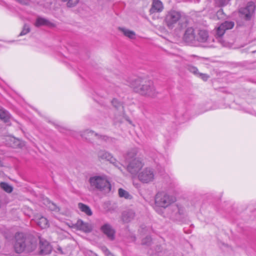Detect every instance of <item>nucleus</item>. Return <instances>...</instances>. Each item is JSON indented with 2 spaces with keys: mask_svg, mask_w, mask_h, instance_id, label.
Here are the masks:
<instances>
[{
  "mask_svg": "<svg viewBox=\"0 0 256 256\" xmlns=\"http://www.w3.org/2000/svg\"><path fill=\"white\" fill-rule=\"evenodd\" d=\"M130 86L136 92L145 96L154 98L158 94L152 82L144 78H132Z\"/></svg>",
  "mask_w": 256,
  "mask_h": 256,
  "instance_id": "obj_1",
  "label": "nucleus"
},
{
  "mask_svg": "<svg viewBox=\"0 0 256 256\" xmlns=\"http://www.w3.org/2000/svg\"><path fill=\"white\" fill-rule=\"evenodd\" d=\"M14 248L16 252L20 254L24 252H30L36 248L37 242L32 236H26L23 233H16Z\"/></svg>",
  "mask_w": 256,
  "mask_h": 256,
  "instance_id": "obj_2",
  "label": "nucleus"
},
{
  "mask_svg": "<svg viewBox=\"0 0 256 256\" xmlns=\"http://www.w3.org/2000/svg\"><path fill=\"white\" fill-rule=\"evenodd\" d=\"M90 186L94 189L108 192L111 190V185L108 180L104 177L94 176L90 178Z\"/></svg>",
  "mask_w": 256,
  "mask_h": 256,
  "instance_id": "obj_3",
  "label": "nucleus"
},
{
  "mask_svg": "<svg viewBox=\"0 0 256 256\" xmlns=\"http://www.w3.org/2000/svg\"><path fill=\"white\" fill-rule=\"evenodd\" d=\"M176 201V198L164 192H158L155 196L156 204L164 208H168Z\"/></svg>",
  "mask_w": 256,
  "mask_h": 256,
  "instance_id": "obj_4",
  "label": "nucleus"
},
{
  "mask_svg": "<svg viewBox=\"0 0 256 256\" xmlns=\"http://www.w3.org/2000/svg\"><path fill=\"white\" fill-rule=\"evenodd\" d=\"M234 22L232 21L226 20L222 23L216 30V39L223 46H226L228 43L221 38L225 33L226 30H230L234 28Z\"/></svg>",
  "mask_w": 256,
  "mask_h": 256,
  "instance_id": "obj_5",
  "label": "nucleus"
},
{
  "mask_svg": "<svg viewBox=\"0 0 256 256\" xmlns=\"http://www.w3.org/2000/svg\"><path fill=\"white\" fill-rule=\"evenodd\" d=\"M182 18L180 12L170 10L166 12L164 18V22L169 29H172Z\"/></svg>",
  "mask_w": 256,
  "mask_h": 256,
  "instance_id": "obj_6",
  "label": "nucleus"
},
{
  "mask_svg": "<svg viewBox=\"0 0 256 256\" xmlns=\"http://www.w3.org/2000/svg\"><path fill=\"white\" fill-rule=\"evenodd\" d=\"M168 214L170 218L174 220H180L184 214V207L177 204H172L168 208Z\"/></svg>",
  "mask_w": 256,
  "mask_h": 256,
  "instance_id": "obj_7",
  "label": "nucleus"
},
{
  "mask_svg": "<svg viewBox=\"0 0 256 256\" xmlns=\"http://www.w3.org/2000/svg\"><path fill=\"white\" fill-rule=\"evenodd\" d=\"M97 156L100 161H108L120 170L122 164L115 158L112 154L104 150H100L97 152Z\"/></svg>",
  "mask_w": 256,
  "mask_h": 256,
  "instance_id": "obj_8",
  "label": "nucleus"
},
{
  "mask_svg": "<svg viewBox=\"0 0 256 256\" xmlns=\"http://www.w3.org/2000/svg\"><path fill=\"white\" fill-rule=\"evenodd\" d=\"M155 173L154 169L146 168L143 169L138 174V179L144 184L152 182L154 179Z\"/></svg>",
  "mask_w": 256,
  "mask_h": 256,
  "instance_id": "obj_9",
  "label": "nucleus"
},
{
  "mask_svg": "<svg viewBox=\"0 0 256 256\" xmlns=\"http://www.w3.org/2000/svg\"><path fill=\"white\" fill-rule=\"evenodd\" d=\"M254 10V3L252 2H249L246 7L241 8L239 10L240 16L246 20H249L253 16Z\"/></svg>",
  "mask_w": 256,
  "mask_h": 256,
  "instance_id": "obj_10",
  "label": "nucleus"
},
{
  "mask_svg": "<svg viewBox=\"0 0 256 256\" xmlns=\"http://www.w3.org/2000/svg\"><path fill=\"white\" fill-rule=\"evenodd\" d=\"M144 164L139 158H135L128 162L127 166L128 170L132 174H136L142 168Z\"/></svg>",
  "mask_w": 256,
  "mask_h": 256,
  "instance_id": "obj_11",
  "label": "nucleus"
},
{
  "mask_svg": "<svg viewBox=\"0 0 256 256\" xmlns=\"http://www.w3.org/2000/svg\"><path fill=\"white\" fill-rule=\"evenodd\" d=\"M100 230L110 240L113 241L115 240L116 232L110 224L106 223L103 224Z\"/></svg>",
  "mask_w": 256,
  "mask_h": 256,
  "instance_id": "obj_12",
  "label": "nucleus"
},
{
  "mask_svg": "<svg viewBox=\"0 0 256 256\" xmlns=\"http://www.w3.org/2000/svg\"><path fill=\"white\" fill-rule=\"evenodd\" d=\"M184 40L188 44H193L196 42V31L192 27L186 29L183 36Z\"/></svg>",
  "mask_w": 256,
  "mask_h": 256,
  "instance_id": "obj_13",
  "label": "nucleus"
},
{
  "mask_svg": "<svg viewBox=\"0 0 256 256\" xmlns=\"http://www.w3.org/2000/svg\"><path fill=\"white\" fill-rule=\"evenodd\" d=\"M82 138H84L86 141L92 142L94 140V137H96L98 139L103 138L104 137L98 134V133L95 132L93 130H86L80 134Z\"/></svg>",
  "mask_w": 256,
  "mask_h": 256,
  "instance_id": "obj_14",
  "label": "nucleus"
},
{
  "mask_svg": "<svg viewBox=\"0 0 256 256\" xmlns=\"http://www.w3.org/2000/svg\"><path fill=\"white\" fill-rule=\"evenodd\" d=\"M164 10V6L160 0H153L151 8L150 10V14L156 12H160Z\"/></svg>",
  "mask_w": 256,
  "mask_h": 256,
  "instance_id": "obj_15",
  "label": "nucleus"
},
{
  "mask_svg": "<svg viewBox=\"0 0 256 256\" xmlns=\"http://www.w3.org/2000/svg\"><path fill=\"white\" fill-rule=\"evenodd\" d=\"M208 38V31L204 30H198L196 32V41L204 42Z\"/></svg>",
  "mask_w": 256,
  "mask_h": 256,
  "instance_id": "obj_16",
  "label": "nucleus"
},
{
  "mask_svg": "<svg viewBox=\"0 0 256 256\" xmlns=\"http://www.w3.org/2000/svg\"><path fill=\"white\" fill-rule=\"evenodd\" d=\"M135 217V212L134 210H128L124 211L122 216V220L124 222H128L132 220Z\"/></svg>",
  "mask_w": 256,
  "mask_h": 256,
  "instance_id": "obj_17",
  "label": "nucleus"
},
{
  "mask_svg": "<svg viewBox=\"0 0 256 256\" xmlns=\"http://www.w3.org/2000/svg\"><path fill=\"white\" fill-rule=\"evenodd\" d=\"M76 227L80 230L86 232H90L92 230V226L88 223L84 222L82 220H78L76 223Z\"/></svg>",
  "mask_w": 256,
  "mask_h": 256,
  "instance_id": "obj_18",
  "label": "nucleus"
},
{
  "mask_svg": "<svg viewBox=\"0 0 256 256\" xmlns=\"http://www.w3.org/2000/svg\"><path fill=\"white\" fill-rule=\"evenodd\" d=\"M40 252L42 254H46L51 252L52 247L46 241L42 242L40 241Z\"/></svg>",
  "mask_w": 256,
  "mask_h": 256,
  "instance_id": "obj_19",
  "label": "nucleus"
},
{
  "mask_svg": "<svg viewBox=\"0 0 256 256\" xmlns=\"http://www.w3.org/2000/svg\"><path fill=\"white\" fill-rule=\"evenodd\" d=\"M34 220L38 225L42 228H46L48 226V220L42 216H36Z\"/></svg>",
  "mask_w": 256,
  "mask_h": 256,
  "instance_id": "obj_20",
  "label": "nucleus"
},
{
  "mask_svg": "<svg viewBox=\"0 0 256 256\" xmlns=\"http://www.w3.org/2000/svg\"><path fill=\"white\" fill-rule=\"evenodd\" d=\"M118 29L120 31L122 32L126 36H127L130 39H134L135 38L136 34L134 31L121 27H119Z\"/></svg>",
  "mask_w": 256,
  "mask_h": 256,
  "instance_id": "obj_21",
  "label": "nucleus"
},
{
  "mask_svg": "<svg viewBox=\"0 0 256 256\" xmlns=\"http://www.w3.org/2000/svg\"><path fill=\"white\" fill-rule=\"evenodd\" d=\"M138 150L136 148H133L130 150L126 154L125 156L126 160L128 162H130V161L136 158L135 156H136Z\"/></svg>",
  "mask_w": 256,
  "mask_h": 256,
  "instance_id": "obj_22",
  "label": "nucleus"
},
{
  "mask_svg": "<svg viewBox=\"0 0 256 256\" xmlns=\"http://www.w3.org/2000/svg\"><path fill=\"white\" fill-rule=\"evenodd\" d=\"M0 119L5 123H8L10 119V114L8 112L3 109H0Z\"/></svg>",
  "mask_w": 256,
  "mask_h": 256,
  "instance_id": "obj_23",
  "label": "nucleus"
},
{
  "mask_svg": "<svg viewBox=\"0 0 256 256\" xmlns=\"http://www.w3.org/2000/svg\"><path fill=\"white\" fill-rule=\"evenodd\" d=\"M78 208L82 212H84L88 216H90L92 214L90 208L85 204L80 202L78 204Z\"/></svg>",
  "mask_w": 256,
  "mask_h": 256,
  "instance_id": "obj_24",
  "label": "nucleus"
},
{
  "mask_svg": "<svg viewBox=\"0 0 256 256\" xmlns=\"http://www.w3.org/2000/svg\"><path fill=\"white\" fill-rule=\"evenodd\" d=\"M52 24L48 20L40 17L37 18L35 23V26L36 27H39L42 26H50Z\"/></svg>",
  "mask_w": 256,
  "mask_h": 256,
  "instance_id": "obj_25",
  "label": "nucleus"
},
{
  "mask_svg": "<svg viewBox=\"0 0 256 256\" xmlns=\"http://www.w3.org/2000/svg\"><path fill=\"white\" fill-rule=\"evenodd\" d=\"M118 194L120 197L124 198L127 200H131L132 198V196L128 192L122 188L118 190Z\"/></svg>",
  "mask_w": 256,
  "mask_h": 256,
  "instance_id": "obj_26",
  "label": "nucleus"
},
{
  "mask_svg": "<svg viewBox=\"0 0 256 256\" xmlns=\"http://www.w3.org/2000/svg\"><path fill=\"white\" fill-rule=\"evenodd\" d=\"M0 187L8 193H10L13 190V187L7 182H1L0 183Z\"/></svg>",
  "mask_w": 256,
  "mask_h": 256,
  "instance_id": "obj_27",
  "label": "nucleus"
},
{
  "mask_svg": "<svg viewBox=\"0 0 256 256\" xmlns=\"http://www.w3.org/2000/svg\"><path fill=\"white\" fill-rule=\"evenodd\" d=\"M10 141L12 142V144H11L10 146L14 148H21L23 146L22 143L20 140L16 139L14 138H10Z\"/></svg>",
  "mask_w": 256,
  "mask_h": 256,
  "instance_id": "obj_28",
  "label": "nucleus"
},
{
  "mask_svg": "<svg viewBox=\"0 0 256 256\" xmlns=\"http://www.w3.org/2000/svg\"><path fill=\"white\" fill-rule=\"evenodd\" d=\"M186 68V70H188L190 72H192L196 76H198L199 72L198 69L196 67L190 64H188Z\"/></svg>",
  "mask_w": 256,
  "mask_h": 256,
  "instance_id": "obj_29",
  "label": "nucleus"
},
{
  "mask_svg": "<svg viewBox=\"0 0 256 256\" xmlns=\"http://www.w3.org/2000/svg\"><path fill=\"white\" fill-rule=\"evenodd\" d=\"M48 206L52 211L59 212L60 210V208L55 204L52 202H49Z\"/></svg>",
  "mask_w": 256,
  "mask_h": 256,
  "instance_id": "obj_30",
  "label": "nucleus"
},
{
  "mask_svg": "<svg viewBox=\"0 0 256 256\" xmlns=\"http://www.w3.org/2000/svg\"><path fill=\"white\" fill-rule=\"evenodd\" d=\"M152 243V238L150 236H146L145 238L142 240V244L144 246H149Z\"/></svg>",
  "mask_w": 256,
  "mask_h": 256,
  "instance_id": "obj_31",
  "label": "nucleus"
},
{
  "mask_svg": "<svg viewBox=\"0 0 256 256\" xmlns=\"http://www.w3.org/2000/svg\"><path fill=\"white\" fill-rule=\"evenodd\" d=\"M64 2H68L67 6L68 7L74 6L79 2L80 0H62Z\"/></svg>",
  "mask_w": 256,
  "mask_h": 256,
  "instance_id": "obj_32",
  "label": "nucleus"
},
{
  "mask_svg": "<svg viewBox=\"0 0 256 256\" xmlns=\"http://www.w3.org/2000/svg\"><path fill=\"white\" fill-rule=\"evenodd\" d=\"M30 32V26L28 25H27L26 24H25L24 26L23 29H22V31L20 33V36L25 35V34H27L28 33Z\"/></svg>",
  "mask_w": 256,
  "mask_h": 256,
  "instance_id": "obj_33",
  "label": "nucleus"
},
{
  "mask_svg": "<svg viewBox=\"0 0 256 256\" xmlns=\"http://www.w3.org/2000/svg\"><path fill=\"white\" fill-rule=\"evenodd\" d=\"M230 0H219L217 2V4L220 7L224 6L228 4Z\"/></svg>",
  "mask_w": 256,
  "mask_h": 256,
  "instance_id": "obj_34",
  "label": "nucleus"
},
{
  "mask_svg": "<svg viewBox=\"0 0 256 256\" xmlns=\"http://www.w3.org/2000/svg\"><path fill=\"white\" fill-rule=\"evenodd\" d=\"M197 76L200 78L201 79H202L204 81H206L208 78H210V76L206 74H202L199 72L198 74V76Z\"/></svg>",
  "mask_w": 256,
  "mask_h": 256,
  "instance_id": "obj_35",
  "label": "nucleus"
},
{
  "mask_svg": "<svg viewBox=\"0 0 256 256\" xmlns=\"http://www.w3.org/2000/svg\"><path fill=\"white\" fill-rule=\"evenodd\" d=\"M112 104L116 108H118L121 106L120 103L116 98H114L112 100Z\"/></svg>",
  "mask_w": 256,
  "mask_h": 256,
  "instance_id": "obj_36",
  "label": "nucleus"
},
{
  "mask_svg": "<svg viewBox=\"0 0 256 256\" xmlns=\"http://www.w3.org/2000/svg\"><path fill=\"white\" fill-rule=\"evenodd\" d=\"M223 15H224V12H223V10L220 8V10H218L217 12L216 16H217L218 18L220 19V18H224V16H222Z\"/></svg>",
  "mask_w": 256,
  "mask_h": 256,
  "instance_id": "obj_37",
  "label": "nucleus"
},
{
  "mask_svg": "<svg viewBox=\"0 0 256 256\" xmlns=\"http://www.w3.org/2000/svg\"><path fill=\"white\" fill-rule=\"evenodd\" d=\"M101 250L102 251V252L105 255H106L107 254H108L109 252H110V251L108 250V249L106 246H102Z\"/></svg>",
  "mask_w": 256,
  "mask_h": 256,
  "instance_id": "obj_38",
  "label": "nucleus"
},
{
  "mask_svg": "<svg viewBox=\"0 0 256 256\" xmlns=\"http://www.w3.org/2000/svg\"><path fill=\"white\" fill-rule=\"evenodd\" d=\"M106 256H114L110 252L107 254Z\"/></svg>",
  "mask_w": 256,
  "mask_h": 256,
  "instance_id": "obj_39",
  "label": "nucleus"
},
{
  "mask_svg": "<svg viewBox=\"0 0 256 256\" xmlns=\"http://www.w3.org/2000/svg\"><path fill=\"white\" fill-rule=\"evenodd\" d=\"M16 0L18 2L20 3V4H22L23 3L22 0Z\"/></svg>",
  "mask_w": 256,
  "mask_h": 256,
  "instance_id": "obj_40",
  "label": "nucleus"
}]
</instances>
